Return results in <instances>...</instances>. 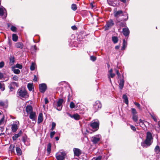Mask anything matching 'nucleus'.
<instances>
[{
	"label": "nucleus",
	"mask_w": 160,
	"mask_h": 160,
	"mask_svg": "<svg viewBox=\"0 0 160 160\" xmlns=\"http://www.w3.org/2000/svg\"><path fill=\"white\" fill-rule=\"evenodd\" d=\"M153 138L152 133L148 132L146 133V138L145 141L141 143V146L144 148H147L150 146L152 143Z\"/></svg>",
	"instance_id": "f257e3e1"
},
{
	"label": "nucleus",
	"mask_w": 160,
	"mask_h": 160,
	"mask_svg": "<svg viewBox=\"0 0 160 160\" xmlns=\"http://www.w3.org/2000/svg\"><path fill=\"white\" fill-rule=\"evenodd\" d=\"M17 95L18 96L25 98L28 96L27 91L24 89H19L17 92Z\"/></svg>",
	"instance_id": "f03ea898"
},
{
	"label": "nucleus",
	"mask_w": 160,
	"mask_h": 160,
	"mask_svg": "<svg viewBox=\"0 0 160 160\" xmlns=\"http://www.w3.org/2000/svg\"><path fill=\"white\" fill-rule=\"evenodd\" d=\"M66 153L64 152H58L56 154V157L57 160H63L65 158Z\"/></svg>",
	"instance_id": "7ed1b4c3"
},
{
	"label": "nucleus",
	"mask_w": 160,
	"mask_h": 160,
	"mask_svg": "<svg viewBox=\"0 0 160 160\" xmlns=\"http://www.w3.org/2000/svg\"><path fill=\"white\" fill-rule=\"evenodd\" d=\"M101 136L100 134H98L92 137V138L91 141L94 144L98 143L101 139Z\"/></svg>",
	"instance_id": "20e7f679"
},
{
	"label": "nucleus",
	"mask_w": 160,
	"mask_h": 160,
	"mask_svg": "<svg viewBox=\"0 0 160 160\" xmlns=\"http://www.w3.org/2000/svg\"><path fill=\"white\" fill-rule=\"evenodd\" d=\"M39 89L42 93H44L47 89L46 85L45 83L39 84Z\"/></svg>",
	"instance_id": "39448f33"
},
{
	"label": "nucleus",
	"mask_w": 160,
	"mask_h": 160,
	"mask_svg": "<svg viewBox=\"0 0 160 160\" xmlns=\"http://www.w3.org/2000/svg\"><path fill=\"white\" fill-rule=\"evenodd\" d=\"M63 102V100L62 99H59L57 102V109L59 111H60L62 108V104Z\"/></svg>",
	"instance_id": "423d86ee"
},
{
	"label": "nucleus",
	"mask_w": 160,
	"mask_h": 160,
	"mask_svg": "<svg viewBox=\"0 0 160 160\" xmlns=\"http://www.w3.org/2000/svg\"><path fill=\"white\" fill-rule=\"evenodd\" d=\"M99 122L98 120L92 122L91 124V126L94 129L97 130L98 128Z\"/></svg>",
	"instance_id": "0eeeda50"
},
{
	"label": "nucleus",
	"mask_w": 160,
	"mask_h": 160,
	"mask_svg": "<svg viewBox=\"0 0 160 160\" xmlns=\"http://www.w3.org/2000/svg\"><path fill=\"white\" fill-rule=\"evenodd\" d=\"M73 150L74 155L75 156L78 157L81 154V151L79 149L74 148Z\"/></svg>",
	"instance_id": "6e6552de"
},
{
	"label": "nucleus",
	"mask_w": 160,
	"mask_h": 160,
	"mask_svg": "<svg viewBox=\"0 0 160 160\" xmlns=\"http://www.w3.org/2000/svg\"><path fill=\"white\" fill-rule=\"evenodd\" d=\"M121 15H122L123 16L126 15V14H123V12L122 10H119L118 11L115 12L114 13V15L115 17H119Z\"/></svg>",
	"instance_id": "1a4fd4ad"
},
{
	"label": "nucleus",
	"mask_w": 160,
	"mask_h": 160,
	"mask_svg": "<svg viewBox=\"0 0 160 160\" xmlns=\"http://www.w3.org/2000/svg\"><path fill=\"white\" fill-rule=\"evenodd\" d=\"M123 35L125 36H128L129 34V30L128 28H123L122 30Z\"/></svg>",
	"instance_id": "9d476101"
},
{
	"label": "nucleus",
	"mask_w": 160,
	"mask_h": 160,
	"mask_svg": "<svg viewBox=\"0 0 160 160\" xmlns=\"http://www.w3.org/2000/svg\"><path fill=\"white\" fill-rule=\"evenodd\" d=\"M94 107L96 109L100 108L102 107V105L100 102L99 101H96L94 105Z\"/></svg>",
	"instance_id": "9b49d317"
},
{
	"label": "nucleus",
	"mask_w": 160,
	"mask_h": 160,
	"mask_svg": "<svg viewBox=\"0 0 160 160\" xmlns=\"http://www.w3.org/2000/svg\"><path fill=\"white\" fill-rule=\"evenodd\" d=\"M29 114H30V118L32 120H34L36 117L35 112H32Z\"/></svg>",
	"instance_id": "f8f14e48"
},
{
	"label": "nucleus",
	"mask_w": 160,
	"mask_h": 160,
	"mask_svg": "<svg viewBox=\"0 0 160 160\" xmlns=\"http://www.w3.org/2000/svg\"><path fill=\"white\" fill-rule=\"evenodd\" d=\"M26 111L28 113H30L32 112V108L31 106H28L26 108Z\"/></svg>",
	"instance_id": "ddd939ff"
},
{
	"label": "nucleus",
	"mask_w": 160,
	"mask_h": 160,
	"mask_svg": "<svg viewBox=\"0 0 160 160\" xmlns=\"http://www.w3.org/2000/svg\"><path fill=\"white\" fill-rule=\"evenodd\" d=\"M15 46L17 48L22 49L23 47V45L22 42H19L16 43Z\"/></svg>",
	"instance_id": "4468645a"
},
{
	"label": "nucleus",
	"mask_w": 160,
	"mask_h": 160,
	"mask_svg": "<svg viewBox=\"0 0 160 160\" xmlns=\"http://www.w3.org/2000/svg\"><path fill=\"white\" fill-rule=\"evenodd\" d=\"M43 121V115L42 113H40L39 114L38 122V123H40L42 122Z\"/></svg>",
	"instance_id": "2eb2a0df"
},
{
	"label": "nucleus",
	"mask_w": 160,
	"mask_h": 160,
	"mask_svg": "<svg viewBox=\"0 0 160 160\" xmlns=\"http://www.w3.org/2000/svg\"><path fill=\"white\" fill-rule=\"evenodd\" d=\"M124 81L123 79H121L119 83V88L121 90L123 88L124 85Z\"/></svg>",
	"instance_id": "dca6fc26"
},
{
	"label": "nucleus",
	"mask_w": 160,
	"mask_h": 160,
	"mask_svg": "<svg viewBox=\"0 0 160 160\" xmlns=\"http://www.w3.org/2000/svg\"><path fill=\"white\" fill-rule=\"evenodd\" d=\"M22 133V131H20L18 133L15 134L12 137L13 140L14 141L16 140L18 137L21 136Z\"/></svg>",
	"instance_id": "f3484780"
},
{
	"label": "nucleus",
	"mask_w": 160,
	"mask_h": 160,
	"mask_svg": "<svg viewBox=\"0 0 160 160\" xmlns=\"http://www.w3.org/2000/svg\"><path fill=\"white\" fill-rule=\"evenodd\" d=\"M18 125L16 123L12 124V131L13 132H16L18 128Z\"/></svg>",
	"instance_id": "a211bd4d"
},
{
	"label": "nucleus",
	"mask_w": 160,
	"mask_h": 160,
	"mask_svg": "<svg viewBox=\"0 0 160 160\" xmlns=\"http://www.w3.org/2000/svg\"><path fill=\"white\" fill-rule=\"evenodd\" d=\"M154 151L157 154L160 153V147H159V145H158L155 147Z\"/></svg>",
	"instance_id": "6ab92c4d"
},
{
	"label": "nucleus",
	"mask_w": 160,
	"mask_h": 160,
	"mask_svg": "<svg viewBox=\"0 0 160 160\" xmlns=\"http://www.w3.org/2000/svg\"><path fill=\"white\" fill-rule=\"evenodd\" d=\"M70 116L72 118H74L75 120H78L80 118V116L78 114H76L73 115H70Z\"/></svg>",
	"instance_id": "aec40b11"
},
{
	"label": "nucleus",
	"mask_w": 160,
	"mask_h": 160,
	"mask_svg": "<svg viewBox=\"0 0 160 160\" xmlns=\"http://www.w3.org/2000/svg\"><path fill=\"white\" fill-rule=\"evenodd\" d=\"M122 98L124 100L125 103L127 104H128V101L127 96L125 94L123 95L122 96Z\"/></svg>",
	"instance_id": "412c9836"
},
{
	"label": "nucleus",
	"mask_w": 160,
	"mask_h": 160,
	"mask_svg": "<svg viewBox=\"0 0 160 160\" xmlns=\"http://www.w3.org/2000/svg\"><path fill=\"white\" fill-rule=\"evenodd\" d=\"M27 87L29 91H32L33 88V84L32 83H29L28 84Z\"/></svg>",
	"instance_id": "4be33fe9"
},
{
	"label": "nucleus",
	"mask_w": 160,
	"mask_h": 160,
	"mask_svg": "<svg viewBox=\"0 0 160 160\" xmlns=\"http://www.w3.org/2000/svg\"><path fill=\"white\" fill-rule=\"evenodd\" d=\"M6 11L5 9L3 7L0 8V16H2L4 13Z\"/></svg>",
	"instance_id": "5701e85b"
},
{
	"label": "nucleus",
	"mask_w": 160,
	"mask_h": 160,
	"mask_svg": "<svg viewBox=\"0 0 160 160\" xmlns=\"http://www.w3.org/2000/svg\"><path fill=\"white\" fill-rule=\"evenodd\" d=\"M127 45V42L126 41L125 39H123V40L122 46V49L124 50L125 49Z\"/></svg>",
	"instance_id": "b1692460"
},
{
	"label": "nucleus",
	"mask_w": 160,
	"mask_h": 160,
	"mask_svg": "<svg viewBox=\"0 0 160 160\" xmlns=\"http://www.w3.org/2000/svg\"><path fill=\"white\" fill-rule=\"evenodd\" d=\"M15 146L14 145L11 144L10 145L9 148V150L10 151L11 153L14 152V148Z\"/></svg>",
	"instance_id": "393cba45"
},
{
	"label": "nucleus",
	"mask_w": 160,
	"mask_h": 160,
	"mask_svg": "<svg viewBox=\"0 0 160 160\" xmlns=\"http://www.w3.org/2000/svg\"><path fill=\"white\" fill-rule=\"evenodd\" d=\"M132 118L134 122H137L138 120V115H135L132 116Z\"/></svg>",
	"instance_id": "a878e982"
},
{
	"label": "nucleus",
	"mask_w": 160,
	"mask_h": 160,
	"mask_svg": "<svg viewBox=\"0 0 160 160\" xmlns=\"http://www.w3.org/2000/svg\"><path fill=\"white\" fill-rule=\"evenodd\" d=\"M118 38L116 36L112 37V40L114 43H117L118 41Z\"/></svg>",
	"instance_id": "bb28decb"
},
{
	"label": "nucleus",
	"mask_w": 160,
	"mask_h": 160,
	"mask_svg": "<svg viewBox=\"0 0 160 160\" xmlns=\"http://www.w3.org/2000/svg\"><path fill=\"white\" fill-rule=\"evenodd\" d=\"M14 62V58L13 57H11L10 58L9 64L12 65Z\"/></svg>",
	"instance_id": "cd10ccee"
},
{
	"label": "nucleus",
	"mask_w": 160,
	"mask_h": 160,
	"mask_svg": "<svg viewBox=\"0 0 160 160\" xmlns=\"http://www.w3.org/2000/svg\"><path fill=\"white\" fill-rule=\"evenodd\" d=\"M12 40L13 41L16 42L18 39V36L15 34H13L12 35Z\"/></svg>",
	"instance_id": "c85d7f7f"
},
{
	"label": "nucleus",
	"mask_w": 160,
	"mask_h": 160,
	"mask_svg": "<svg viewBox=\"0 0 160 160\" xmlns=\"http://www.w3.org/2000/svg\"><path fill=\"white\" fill-rule=\"evenodd\" d=\"M51 145L50 143L48 144L47 145V151L48 153H50L51 151Z\"/></svg>",
	"instance_id": "c756f323"
},
{
	"label": "nucleus",
	"mask_w": 160,
	"mask_h": 160,
	"mask_svg": "<svg viewBox=\"0 0 160 160\" xmlns=\"http://www.w3.org/2000/svg\"><path fill=\"white\" fill-rule=\"evenodd\" d=\"M16 151L18 155H21L22 153V151L21 149L17 147L16 148Z\"/></svg>",
	"instance_id": "7c9ffc66"
},
{
	"label": "nucleus",
	"mask_w": 160,
	"mask_h": 160,
	"mask_svg": "<svg viewBox=\"0 0 160 160\" xmlns=\"http://www.w3.org/2000/svg\"><path fill=\"white\" fill-rule=\"evenodd\" d=\"M110 27V23L109 22H107V24H106V25L104 28V29L106 31L107 30H108L109 28Z\"/></svg>",
	"instance_id": "2f4dec72"
},
{
	"label": "nucleus",
	"mask_w": 160,
	"mask_h": 160,
	"mask_svg": "<svg viewBox=\"0 0 160 160\" xmlns=\"http://www.w3.org/2000/svg\"><path fill=\"white\" fill-rule=\"evenodd\" d=\"M12 86H13L15 88V87H18V84L15 82H11L10 83Z\"/></svg>",
	"instance_id": "473e14b6"
},
{
	"label": "nucleus",
	"mask_w": 160,
	"mask_h": 160,
	"mask_svg": "<svg viewBox=\"0 0 160 160\" xmlns=\"http://www.w3.org/2000/svg\"><path fill=\"white\" fill-rule=\"evenodd\" d=\"M131 112L132 114V116L136 115L137 113L136 109L134 108H132L131 109Z\"/></svg>",
	"instance_id": "72a5a7b5"
},
{
	"label": "nucleus",
	"mask_w": 160,
	"mask_h": 160,
	"mask_svg": "<svg viewBox=\"0 0 160 160\" xmlns=\"http://www.w3.org/2000/svg\"><path fill=\"white\" fill-rule=\"evenodd\" d=\"M30 69L31 71H33L35 69V64L33 62L32 63L30 66Z\"/></svg>",
	"instance_id": "f704fd0d"
},
{
	"label": "nucleus",
	"mask_w": 160,
	"mask_h": 160,
	"mask_svg": "<svg viewBox=\"0 0 160 160\" xmlns=\"http://www.w3.org/2000/svg\"><path fill=\"white\" fill-rule=\"evenodd\" d=\"M72 9L74 11H75L77 9L76 5L75 4H73L71 6Z\"/></svg>",
	"instance_id": "c9c22d12"
},
{
	"label": "nucleus",
	"mask_w": 160,
	"mask_h": 160,
	"mask_svg": "<svg viewBox=\"0 0 160 160\" xmlns=\"http://www.w3.org/2000/svg\"><path fill=\"white\" fill-rule=\"evenodd\" d=\"M139 121V124L142 127L144 125H145L144 123V120H143L141 119H140Z\"/></svg>",
	"instance_id": "e433bc0d"
},
{
	"label": "nucleus",
	"mask_w": 160,
	"mask_h": 160,
	"mask_svg": "<svg viewBox=\"0 0 160 160\" xmlns=\"http://www.w3.org/2000/svg\"><path fill=\"white\" fill-rule=\"evenodd\" d=\"M13 72L16 74H18L20 72V71L18 69H13Z\"/></svg>",
	"instance_id": "4c0bfd02"
},
{
	"label": "nucleus",
	"mask_w": 160,
	"mask_h": 160,
	"mask_svg": "<svg viewBox=\"0 0 160 160\" xmlns=\"http://www.w3.org/2000/svg\"><path fill=\"white\" fill-rule=\"evenodd\" d=\"M70 107L71 108H75V105L73 102H71L70 104Z\"/></svg>",
	"instance_id": "58836bf2"
},
{
	"label": "nucleus",
	"mask_w": 160,
	"mask_h": 160,
	"mask_svg": "<svg viewBox=\"0 0 160 160\" xmlns=\"http://www.w3.org/2000/svg\"><path fill=\"white\" fill-rule=\"evenodd\" d=\"M55 126H56L55 123L54 122H53L52 123V128L51 129V130L52 131H53L54 129Z\"/></svg>",
	"instance_id": "ea45409f"
},
{
	"label": "nucleus",
	"mask_w": 160,
	"mask_h": 160,
	"mask_svg": "<svg viewBox=\"0 0 160 160\" xmlns=\"http://www.w3.org/2000/svg\"><path fill=\"white\" fill-rule=\"evenodd\" d=\"M102 157L101 156H98L97 157H94L91 160H101Z\"/></svg>",
	"instance_id": "a19ab883"
},
{
	"label": "nucleus",
	"mask_w": 160,
	"mask_h": 160,
	"mask_svg": "<svg viewBox=\"0 0 160 160\" xmlns=\"http://www.w3.org/2000/svg\"><path fill=\"white\" fill-rule=\"evenodd\" d=\"M56 132L55 131L52 132L50 133V137L52 138L54 135L55 134Z\"/></svg>",
	"instance_id": "79ce46f5"
},
{
	"label": "nucleus",
	"mask_w": 160,
	"mask_h": 160,
	"mask_svg": "<svg viewBox=\"0 0 160 160\" xmlns=\"http://www.w3.org/2000/svg\"><path fill=\"white\" fill-rule=\"evenodd\" d=\"M37 47L36 45L32 46L31 48V49L32 51L33 52H35L36 50Z\"/></svg>",
	"instance_id": "37998d69"
},
{
	"label": "nucleus",
	"mask_w": 160,
	"mask_h": 160,
	"mask_svg": "<svg viewBox=\"0 0 160 160\" xmlns=\"http://www.w3.org/2000/svg\"><path fill=\"white\" fill-rule=\"evenodd\" d=\"M8 87L9 88L10 90L11 91H12L15 88L13 86H12L10 84H9Z\"/></svg>",
	"instance_id": "c03bdc74"
},
{
	"label": "nucleus",
	"mask_w": 160,
	"mask_h": 160,
	"mask_svg": "<svg viewBox=\"0 0 160 160\" xmlns=\"http://www.w3.org/2000/svg\"><path fill=\"white\" fill-rule=\"evenodd\" d=\"M11 29L12 31L14 32H15L16 31V27L14 26H12V27L11 28Z\"/></svg>",
	"instance_id": "a18cd8bd"
},
{
	"label": "nucleus",
	"mask_w": 160,
	"mask_h": 160,
	"mask_svg": "<svg viewBox=\"0 0 160 160\" xmlns=\"http://www.w3.org/2000/svg\"><path fill=\"white\" fill-rule=\"evenodd\" d=\"M134 104L139 109L140 108V105L138 103L135 102H134Z\"/></svg>",
	"instance_id": "49530a36"
},
{
	"label": "nucleus",
	"mask_w": 160,
	"mask_h": 160,
	"mask_svg": "<svg viewBox=\"0 0 160 160\" xmlns=\"http://www.w3.org/2000/svg\"><path fill=\"white\" fill-rule=\"evenodd\" d=\"M18 79V77L17 76H14L13 78L12 79L14 81H17Z\"/></svg>",
	"instance_id": "de8ad7c7"
},
{
	"label": "nucleus",
	"mask_w": 160,
	"mask_h": 160,
	"mask_svg": "<svg viewBox=\"0 0 160 160\" xmlns=\"http://www.w3.org/2000/svg\"><path fill=\"white\" fill-rule=\"evenodd\" d=\"M16 67L17 68H18L19 69H21L22 68V66L20 64H17L16 65Z\"/></svg>",
	"instance_id": "09e8293b"
},
{
	"label": "nucleus",
	"mask_w": 160,
	"mask_h": 160,
	"mask_svg": "<svg viewBox=\"0 0 160 160\" xmlns=\"http://www.w3.org/2000/svg\"><path fill=\"white\" fill-rule=\"evenodd\" d=\"M130 127L131 129L134 131H135L136 130V128L135 127L132 125H130Z\"/></svg>",
	"instance_id": "8fccbe9b"
},
{
	"label": "nucleus",
	"mask_w": 160,
	"mask_h": 160,
	"mask_svg": "<svg viewBox=\"0 0 160 160\" xmlns=\"http://www.w3.org/2000/svg\"><path fill=\"white\" fill-rule=\"evenodd\" d=\"M4 65V63L3 62H0V68H2Z\"/></svg>",
	"instance_id": "3c124183"
},
{
	"label": "nucleus",
	"mask_w": 160,
	"mask_h": 160,
	"mask_svg": "<svg viewBox=\"0 0 160 160\" xmlns=\"http://www.w3.org/2000/svg\"><path fill=\"white\" fill-rule=\"evenodd\" d=\"M90 58H91V60H92V61H94L96 59V57L93 56H91Z\"/></svg>",
	"instance_id": "603ef678"
},
{
	"label": "nucleus",
	"mask_w": 160,
	"mask_h": 160,
	"mask_svg": "<svg viewBox=\"0 0 160 160\" xmlns=\"http://www.w3.org/2000/svg\"><path fill=\"white\" fill-rule=\"evenodd\" d=\"M4 119V118L3 116L1 120H0V125L2 124V122H3Z\"/></svg>",
	"instance_id": "864d4df0"
},
{
	"label": "nucleus",
	"mask_w": 160,
	"mask_h": 160,
	"mask_svg": "<svg viewBox=\"0 0 160 160\" xmlns=\"http://www.w3.org/2000/svg\"><path fill=\"white\" fill-rule=\"evenodd\" d=\"M0 89H1V90L2 91H3L5 89L3 87L2 85L0 83Z\"/></svg>",
	"instance_id": "5fc2aeb1"
},
{
	"label": "nucleus",
	"mask_w": 160,
	"mask_h": 160,
	"mask_svg": "<svg viewBox=\"0 0 160 160\" xmlns=\"http://www.w3.org/2000/svg\"><path fill=\"white\" fill-rule=\"evenodd\" d=\"M112 69H111V78H113V77L114 76L115 74L113 73H112Z\"/></svg>",
	"instance_id": "6e6d98bb"
},
{
	"label": "nucleus",
	"mask_w": 160,
	"mask_h": 160,
	"mask_svg": "<svg viewBox=\"0 0 160 160\" xmlns=\"http://www.w3.org/2000/svg\"><path fill=\"white\" fill-rule=\"evenodd\" d=\"M116 74H117L118 77L120 76V74L119 72V71L118 70H116Z\"/></svg>",
	"instance_id": "4d7b16f0"
},
{
	"label": "nucleus",
	"mask_w": 160,
	"mask_h": 160,
	"mask_svg": "<svg viewBox=\"0 0 160 160\" xmlns=\"http://www.w3.org/2000/svg\"><path fill=\"white\" fill-rule=\"evenodd\" d=\"M3 78V75L2 73L0 72V80L2 79Z\"/></svg>",
	"instance_id": "13d9d810"
},
{
	"label": "nucleus",
	"mask_w": 160,
	"mask_h": 160,
	"mask_svg": "<svg viewBox=\"0 0 160 160\" xmlns=\"http://www.w3.org/2000/svg\"><path fill=\"white\" fill-rule=\"evenodd\" d=\"M45 103V104H47L48 102V101L47 98H45L44 99Z\"/></svg>",
	"instance_id": "bf43d9fd"
},
{
	"label": "nucleus",
	"mask_w": 160,
	"mask_h": 160,
	"mask_svg": "<svg viewBox=\"0 0 160 160\" xmlns=\"http://www.w3.org/2000/svg\"><path fill=\"white\" fill-rule=\"evenodd\" d=\"M72 28L73 30H75L77 29V27H76L75 26H73L72 27Z\"/></svg>",
	"instance_id": "052dcab7"
},
{
	"label": "nucleus",
	"mask_w": 160,
	"mask_h": 160,
	"mask_svg": "<svg viewBox=\"0 0 160 160\" xmlns=\"http://www.w3.org/2000/svg\"><path fill=\"white\" fill-rule=\"evenodd\" d=\"M33 81L35 82H36L37 81V78L36 76H34V78H33Z\"/></svg>",
	"instance_id": "680f3d73"
},
{
	"label": "nucleus",
	"mask_w": 160,
	"mask_h": 160,
	"mask_svg": "<svg viewBox=\"0 0 160 160\" xmlns=\"http://www.w3.org/2000/svg\"><path fill=\"white\" fill-rule=\"evenodd\" d=\"M111 26H113L114 25V23L112 20H111Z\"/></svg>",
	"instance_id": "e2e57ef3"
},
{
	"label": "nucleus",
	"mask_w": 160,
	"mask_h": 160,
	"mask_svg": "<svg viewBox=\"0 0 160 160\" xmlns=\"http://www.w3.org/2000/svg\"><path fill=\"white\" fill-rule=\"evenodd\" d=\"M4 104V103L3 102H0V105L1 106H3Z\"/></svg>",
	"instance_id": "0e129e2a"
},
{
	"label": "nucleus",
	"mask_w": 160,
	"mask_h": 160,
	"mask_svg": "<svg viewBox=\"0 0 160 160\" xmlns=\"http://www.w3.org/2000/svg\"><path fill=\"white\" fill-rule=\"evenodd\" d=\"M90 6L92 9L94 7V6L93 5V4L92 3L90 4Z\"/></svg>",
	"instance_id": "69168bd1"
},
{
	"label": "nucleus",
	"mask_w": 160,
	"mask_h": 160,
	"mask_svg": "<svg viewBox=\"0 0 160 160\" xmlns=\"http://www.w3.org/2000/svg\"><path fill=\"white\" fill-rule=\"evenodd\" d=\"M153 119L155 122H157V119L156 118L153 117Z\"/></svg>",
	"instance_id": "338daca9"
},
{
	"label": "nucleus",
	"mask_w": 160,
	"mask_h": 160,
	"mask_svg": "<svg viewBox=\"0 0 160 160\" xmlns=\"http://www.w3.org/2000/svg\"><path fill=\"white\" fill-rule=\"evenodd\" d=\"M119 48V46H117L115 47V48L116 49H118Z\"/></svg>",
	"instance_id": "774afa93"
}]
</instances>
